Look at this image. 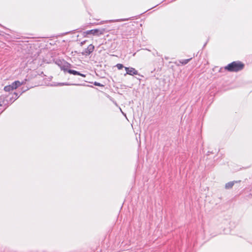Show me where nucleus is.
<instances>
[{
    "label": "nucleus",
    "mask_w": 252,
    "mask_h": 252,
    "mask_svg": "<svg viewBox=\"0 0 252 252\" xmlns=\"http://www.w3.org/2000/svg\"><path fill=\"white\" fill-rule=\"evenodd\" d=\"M244 64L240 61H234L225 66L224 69L229 72H238L244 67Z\"/></svg>",
    "instance_id": "1"
},
{
    "label": "nucleus",
    "mask_w": 252,
    "mask_h": 252,
    "mask_svg": "<svg viewBox=\"0 0 252 252\" xmlns=\"http://www.w3.org/2000/svg\"><path fill=\"white\" fill-rule=\"evenodd\" d=\"M105 32V29L102 28V29H93L91 30L87 31L85 32H84V36H86L88 34H93L94 35H96L97 36H99L102 34H103L104 32Z\"/></svg>",
    "instance_id": "2"
},
{
    "label": "nucleus",
    "mask_w": 252,
    "mask_h": 252,
    "mask_svg": "<svg viewBox=\"0 0 252 252\" xmlns=\"http://www.w3.org/2000/svg\"><path fill=\"white\" fill-rule=\"evenodd\" d=\"M29 89L28 88L24 89V88H22V91L19 92V93H16L14 92L13 94H12V96L9 97V100H8L6 99L5 100L6 102H10V103H12L15 100H16L23 93L26 92Z\"/></svg>",
    "instance_id": "3"
},
{
    "label": "nucleus",
    "mask_w": 252,
    "mask_h": 252,
    "mask_svg": "<svg viewBox=\"0 0 252 252\" xmlns=\"http://www.w3.org/2000/svg\"><path fill=\"white\" fill-rule=\"evenodd\" d=\"M126 73L125 74H128L130 75H138V72L134 68L131 67H125Z\"/></svg>",
    "instance_id": "4"
},
{
    "label": "nucleus",
    "mask_w": 252,
    "mask_h": 252,
    "mask_svg": "<svg viewBox=\"0 0 252 252\" xmlns=\"http://www.w3.org/2000/svg\"><path fill=\"white\" fill-rule=\"evenodd\" d=\"M94 47L93 44H90L87 48L84 49L82 52V55L84 56H89L94 50Z\"/></svg>",
    "instance_id": "5"
},
{
    "label": "nucleus",
    "mask_w": 252,
    "mask_h": 252,
    "mask_svg": "<svg viewBox=\"0 0 252 252\" xmlns=\"http://www.w3.org/2000/svg\"><path fill=\"white\" fill-rule=\"evenodd\" d=\"M27 81V79H24L22 81L20 82L19 81H15L11 84L12 88L14 89H16L22 85H24L26 84V81Z\"/></svg>",
    "instance_id": "6"
},
{
    "label": "nucleus",
    "mask_w": 252,
    "mask_h": 252,
    "mask_svg": "<svg viewBox=\"0 0 252 252\" xmlns=\"http://www.w3.org/2000/svg\"><path fill=\"white\" fill-rule=\"evenodd\" d=\"M63 65L61 66V69L63 70L64 73L67 72V70L70 69V67L71 66V64L65 61H63Z\"/></svg>",
    "instance_id": "7"
},
{
    "label": "nucleus",
    "mask_w": 252,
    "mask_h": 252,
    "mask_svg": "<svg viewBox=\"0 0 252 252\" xmlns=\"http://www.w3.org/2000/svg\"><path fill=\"white\" fill-rule=\"evenodd\" d=\"M70 85L79 86V85H80V84L64 82V83H58L52 84L51 85V86H70Z\"/></svg>",
    "instance_id": "8"
},
{
    "label": "nucleus",
    "mask_w": 252,
    "mask_h": 252,
    "mask_svg": "<svg viewBox=\"0 0 252 252\" xmlns=\"http://www.w3.org/2000/svg\"><path fill=\"white\" fill-rule=\"evenodd\" d=\"M67 73H69V74H73L74 75H79V76H81L82 77H86V75L85 74H82L81 73H80V72L78 71H76V70H73V69H69L68 70H67Z\"/></svg>",
    "instance_id": "9"
},
{
    "label": "nucleus",
    "mask_w": 252,
    "mask_h": 252,
    "mask_svg": "<svg viewBox=\"0 0 252 252\" xmlns=\"http://www.w3.org/2000/svg\"><path fill=\"white\" fill-rule=\"evenodd\" d=\"M237 181H231L226 183L225 185V189H231L233 186H234L235 183H237Z\"/></svg>",
    "instance_id": "10"
},
{
    "label": "nucleus",
    "mask_w": 252,
    "mask_h": 252,
    "mask_svg": "<svg viewBox=\"0 0 252 252\" xmlns=\"http://www.w3.org/2000/svg\"><path fill=\"white\" fill-rule=\"evenodd\" d=\"M192 59V58H190L188 59L182 60L180 61V63L183 65H185L187 64Z\"/></svg>",
    "instance_id": "11"
},
{
    "label": "nucleus",
    "mask_w": 252,
    "mask_h": 252,
    "mask_svg": "<svg viewBox=\"0 0 252 252\" xmlns=\"http://www.w3.org/2000/svg\"><path fill=\"white\" fill-rule=\"evenodd\" d=\"M4 90L5 92H10V91L13 90V89L12 88V86L11 85L6 86L4 87Z\"/></svg>",
    "instance_id": "12"
},
{
    "label": "nucleus",
    "mask_w": 252,
    "mask_h": 252,
    "mask_svg": "<svg viewBox=\"0 0 252 252\" xmlns=\"http://www.w3.org/2000/svg\"><path fill=\"white\" fill-rule=\"evenodd\" d=\"M63 61H64V60H57L55 62V63H56V64H57L60 67V68H61V66L63 65Z\"/></svg>",
    "instance_id": "13"
},
{
    "label": "nucleus",
    "mask_w": 252,
    "mask_h": 252,
    "mask_svg": "<svg viewBox=\"0 0 252 252\" xmlns=\"http://www.w3.org/2000/svg\"><path fill=\"white\" fill-rule=\"evenodd\" d=\"M5 100L3 99V98L0 97V106H2L3 105H5L6 104L4 103Z\"/></svg>",
    "instance_id": "14"
},
{
    "label": "nucleus",
    "mask_w": 252,
    "mask_h": 252,
    "mask_svg": "<svg viewBox=\"0 0 252 252\" xmlns=\"http://www.w3.org/2000/svg\"><path fill=\"white\" fill-rule=\"evenodd\" d=\"M116 67H117V68L118 69H122L123 68L125 67L123 65V64H121V63H118L116 65Z\"/></svg>",
    "instance_id": "15"
},
{
    "label": "nucleus",
    "mask_w": 252,
    "mask_h": 252,
    "mask_svg": "<svg viewBox=\"0 0 252 252\" xmlns=\"http://www.w3.org/2000/svg\"><path fill=\"white\" fill-rule=\"evenodd\" d=\"M94 85L95 86H101V87L103 86V85H102L100 83H98L97 82H94Z\"/></svg>",
    "instance_id": "16"
},
{
    "label": "nucleus",
    "mask_w": 252,
    "mask_h": 252,
    "mask_svg": "<svg viewBox=\"0 0 252 252\" xmlns=\"http://www.w3.org/2000/svg\"><path fill=\"white\" fill-rule=\"evenodd\" d=\"M129 19H122L119 20H118V21H125L128 20Z\"/></svg>",
    "instance_id": "17"
},
{
    "label": "nucleus",
    "mask_w": 252,
    "mask_h": 252,
    "mask_svg": "<svg viewBox=\"0 0 252 252\" xmlns=\"http://www.w3.org/2000/svg\"><path fill=\"white\" fill-rule=\"evenodd\" d=\"M85 41H83L81 42V45H83L85 43Z\"/></svg>",
    "instance_id": "18"
},
{
    "label": "nucleus",
    "mask_w": 252,
    "mask_h": 252,
    "mask_svg": "<svg viewBox=\"0 0 252 252\" xmlns=\"http://www.w3.org/2000/svg\"><path fill=\"white\" fill-rule=\"evenodd\" d=\"M211 153H212V152L208 151L207 153V155H209Z\"/></svg>",
    "instance_id": "19"
},
{
    "label": "nucleus",
    "mask_w": 252,
    "mask_h": 252,
    "mask_svg": "<svg viewBox=\"0 0 252 252\" xmlns=\"http://www.w3.org/2000/svg\"><path fill=\"white\" fill-rule=\"evenodd\" d=\"M124 35H125V36L130 35V34H124Z\"/></svg>",
    "instance_id": "20"
},
{
    "label": "nucleus",
    "mask_w": 252,
    "mask_h": 252,
    "mask_svg": "<svg viewBox=\"0 0 252 252\" xmlns=\"http://www.w3.org/2000/svg\"><path fill=\"white\" fill-rule=\"evenodd\" d=\"M223 69L222 68H221L220 70V71H221V70H222Z\"/></svg>",
    "instance_id": "21"
}]
</instances>
